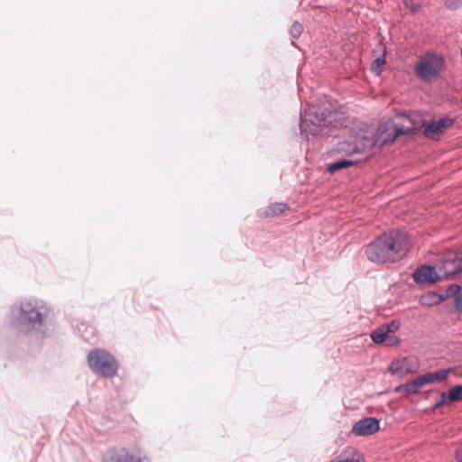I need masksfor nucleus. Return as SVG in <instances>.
Instances as JSON below:
<instances>
[{
    "instance_id": "nucleus-1",
    "label": "nucleus",
    "mask_w": 462,
    "mask_h": 462,
    "mask_svg": "<svg viewBox=\"0 0 462 462\" xmlns=\"http://www.w3.org/2000/svg\"><path fill=\"white\" fill-rule=\"evenodd\" d=\"M332 117H334L332 112H328L319 104H314L305 111L300 127L302 131L313 135H326L329 133L327 129L332 123Z\"/></svg>"
},
{
    "instance_id": "nucleus-2",
    "label": "nucleus",
    "mask_w": 462,
    "mask_h": 462,
    "mask_svg": "<svg viewBox=\"0 0 462 462\" xmlns=\"http://www.w3.org/2000/svg\"><path fill=\"white\" fill-rule=\"evenodd\" d=\"M444 58L433 51L422 54L414 66V71L418 79L430 82L439 77L444 69Z\"/></svg>"
},
{
    "instance_id": "nucleus-3",
    "label": "nucleus",
    "mask_w": 462,
    "mask_h": 462,
    "mask_svg": "<svg viewBox=\"0 0 462 462\" xmlns=\"http://www.w3.org/2000/svg\"><path fill=\"white\" fill-rule=\"evenodd\" d=\"M88 364L90 369L104 377H112L116 374L118 364L116 358L104 349L91 350L88 355Z\"/></svg>"
},
{
    "instance_id": "nucleus-4",
    "label": "nucleus",
    "mask_w": 462,
    "mask_h": 462,
    "mask_svg": "<svg viewBox=\"0 0 462 462\" xmlns=\"http://www.w3.org/2000/svg\"><path fill=\"white\" fill-rule=\"evenodd\" d=\"M391 263L401 260L409 248V239L405 233L391 231L381 236Z\"/></svg>"
},
{
    "instance_id": "nucleus-5",
    "label": "nucleus",
    "mask_w": 462,
    "mask_h": 462,
    "mask_svg": "<svg viewBox=\"0 0 462 462\" xmlns=\"http://www.w3.org/2000/svg\"><path fill=\"white\" fill-rule=\"evenodd\" d=\"M448 369H440L435 372H429L418 376L416 379L405 383L406 393H417L420 388L427 384H431L444 381L448 375Z\"/></svg>"
},
{
    "instance_id": "nucleus-6",
    "label": "nucleus",
    "mask_w": 462,
    "mask_h": 462,
    "mask_svg": "<svg viewBox=\"0 0 462 462\" xmlns=\"http://www.w3.org/2000/svg\"><path fill=\"white\" fill-rule=\"evenodd\" d=\"M419 369V362L416 357L406 356L400 359L393 360L388 371L392 375L404 377L410 374H414Z\"/></svg>"
},
{
    "instance_id": "nucleus-7",
    "label": "nucleus",
    "mask_w": 462,
    "mask_h": 462,
    "mask_svg": "<svg viewBox=\"0 0 462 462\" xmlns=\"http://www.w3.org/2000/svg\"><path fill=\"white\" fill-rule=\"evenodd\" d=\"M104 462H147V457L122 448L110 451Z\"/></svg>"
},
{
    "instance_id": "nucleus-8",
    "label": "nucleus",
    "mask_w": 462,
    "mask_h": 462,
    "mask_svg": "<svg viewBox=\"0 0 462 462\" xmlns=\"http://www.w3.org/2000/svg\"><path fill=\"white\" fill-rule=\"evenodd\" d=\"M365 254L371 262L376 263H384L390 262L388 254L386 253L381 236H379L367 246Z\"/></svg>"
},
{
    "instance_id": "nucleus-9",
    "label": "nucleus",
    "mask_w": 462,
    "mask_h": 462,
    "mask_svg": "<svg viewBox=\"0 0 462 462\" xmlns=\"http://www.w3.org/2000/svg\"><path fill=\"white\" fill-rule=\"evenodd\" d=\"M453 124L454 119L445 117L438 121L423 123L421 128L423 129V133L427 137L435 138L436 136L443 134L445 130L450 128Z\"/></svg>"
},
{
    "instance_id": "nucleus-10",
    "label": "nucleus",
    "mask_w": 462,
    "mask_h": 462,
    "mask_svg": "<svg viewBox=\"0 0 462 462\" xmlns=\"http://www.w3.org/2000/svg\"><path fill=\"white\" fill-rule=\"evenodd\" d=\"M438 269L441 280L448 279L462 271V255L446 258L441 264L438 266Z\"/></svg>"
},
{
    "instance_id": "nucleus-11",
    "label": "nucleus",
    "mask_w": 462,
    "mask_h": 462,
    "mask_svg": "<svg viewBox=\"0 0 462 462\" xmlns=\"http://www.w3.org/2000/svg\"><path fill=\"white\" fill-rule=\"evenodd\" d=\"M379 430V420L375 418L368 417L356 422L352 428V432L356 436H369L376 433Z\"/></svg>"
},
{
    "instance_id": "nucleus-12",
    "label": "nucleus",
    "mask_w": 462,
    "mask_h": 462,
    "mask_svg": "<svg viewBox=\"0 0 462 462\" xmlns=\"http://www.w3.org/2000/svg\"><path fill=\"white\" fill-rule=\"evenodd\" d=\"M414 281L417 283L426 284L434 283L441 280L439 269L435 267L423 265L418 268L412 274Z\"/></svg>"
},
{
    "instance_id": "nucleus-13",
    "label": "nucleus",
    "mask_w": 462,
    "mask_h": 462,
    "mask_svg": "<svg viewBox=\"0 0 462 462\" xmlns=\"http://www.w3.org/2000/svg\"><path fill=\"white\" fill-rule=\"evenodd\" d=\"M399 136L392 123L381 125L374 137V145L380 147L393 143Z\"/></svg>"
},
{
    "instance_id": "nucleus-14",
    "label": "nucleus",
    "mask_w": 462,
    "mask_h": 462,
    "mask_svg": "<svg viewBox=\"0 0 462 462\" xmlns=\"http://www.w3.org/2000/svg\"><path fill=\"white\" fill-rule=\"evenodd\" d=\"M20 319L22 323L28 324L32 328L42 324L41 313L35 310L30 303L22 304Z\"/></svg>"
},
{
    "instance_id": "nucleus-15",
    "label": "nucleus",
    "mask_w": 462,
    "mask_h": 462,
    "mask_svg": "<svg viewBox=\"0 0 462 462\" xmlns=\"http://www.w3.org/2000/svg\"><path fill=\"white\" fill-rule=\"evenodd\" d=\"M395 131L399 135L409 134L413 132L419 128H421V125H419L413 118L409 116H402V123L400 125H393Z\"/></svg>"
},
{
    "instance_id": "nucleus-16",
    "label": "nucleus",
    "mask_w": 462,
    "mask_h": 462,
    "mask_svg": "<svg viewBox=\"0 0 462 462\" xmlns=\"http://www.w3.org/2000/svg\"><path fill=\"white\" fill-rule=\"evenodd\" d=\"M389 335L385 328L381 326L371 333V338L375 344H382L387 340Z\"/></svg>"
},
{
    "instance_id": "nucleus-17",
    "label": "nucleus",
    "mask_w": 462,
    "mask_h": 462,
    "mask_svg": "<svg viewBox=\"0 0 462 462\" xmlns=\"http://www.w3.org/2000/svg\"><path fill=\"white\" fill-rule=\"evenodd\" d=\"M287 208L288 206L285 203H274L268 207L267 210L265 211V216L272 217H277L282 215Z\"/></svg>"
},
{
    "instance_id": "nucleus-18",
    "label": "nucleus",
    "mask_w": 462,
    "mask_h": 462,
    "mask_svg": "<svg viewBox=\"0 0 462 462\" xmlns=\"http://www.w3.org/2000/svg\"><path fill=\"white\" fill-rule=\"evenodd\" d=\"M354 165V162L350 160H340L328 166V171L333 173L341 169L348 168Z\"/></svg>"
},
{
    "instance_id": "nucleus-19",
    "label": "nucleus",
    "mask_w": 462,
    "mask_h": 462,
    "mask_svg": "<svg viewBox=\"0 0 462 462\" xmlns=\"http://www.w3.org/2000/svg\"><path fill=\"white\" fill-rule=\"evenodd\" d=\"M448 400L449 402H456L462 401V384L457 385L449 391V393L448 394Z\"/></svg>"
},
{
    "instance_id": "nucleus-20",
    "label": "nucleus",
    "mask_w": 462,
    "mask_h": 462,
    "mask_svg": "<svg viewBox=\"0 0 462 462\" xmlns=\"http://www.w3.org/2000/svg\"><path fill=\"white\" fill-rule=\"evenodd\" d=\"M438 296L434 293H428L420 297V302L422 305H431L433 303H437Z\"/></svg>"
},
{
    "instance_id": "nucleus-21",
    "label": "nucleus",
    "mask_w": 462,
    "mask_h": 462,
    "mask_svg": "<svg viewBox=\"0 0 462 462\" xmlns=\"http://www.w3.org/2000/svg\"><path fill=\"white\" fill-rule=\"evenodd\" d=\"M403 4L413 14L418 13L421 9V5L415 0H403Z\"/></svg>"
},
{
    "instance_id": "nucleus-22",
    "label": "nucleus",
    "mask_w": 462,
    "mask_h": 462,
    "mask_svg": "<svg viewBox=\"0 0 462 462\" xmlns=\"http://www.w3.org/2000/svg\"><path fill=\"white\" fill-rule=\"evenodd\" d=\"M302 32H303V27L300 23L295 22L291 25V34L294 39H298L301 35Z\"/></svg>"
},
{
    "instance_id": "nucleus-23",
    "label": "nucleus",
    "mask_w": 462,
    "mask_h": 462,
    "mask_svg": "<svg viewBox=\"0 0 462 462\" xmlns=\"http://www.w3.org/2000/svg\"><path fill=\"white\" fill-rule=\"evenodd\" d=\"M389 334L394 335V332L397 331L400 328V323L396 320H393L390 323L383 325Z\"/></svg>"
},
{
    "instance_id": "nucleus-24",
    "label": "nucleus",
    "mask_w": 462,
    "mask_h": 462,
    "mask_svg": "<svg viewBox=\"0 0 462 462\" xmlns=\"http://www.w3.org/2000/svg\"><path fill=\"white\" fill-rule=\"evenodd\" d=\"M385 63V59L384 58H377L374 63H373V66H372V69L378 75L381 73V69L380 67L382 65H383Z\"/></svg>"
},
{
    "instance_id": "nucleus-25",
    "label": "nucleus",
    "mask_w": 462,
    "mask_h": 462,
    "mask_svg": "<svg viewBox=\"0 0 462 462\" xmlns=\"http://www.w3.org/2000/svg\"><path fill=\"white\" fill-rule=\"evenodd\" d=\"M447 8L450 10H456L462 5V0H446L445 3Z\"/></svg>"
},
{
    "instance_id": "nucleus-26",
    "label": "nucleus",
    "mask_w": 462,
    "mask_h": 462,
    "mask_svg": "<svg viewBox=\"0 0 462 462\" xmlns=\"http://www.w3.org/2000/svg\"><path fill=\"white\" fill-rule=\"evenodd\" d=\"M383 343H385V345L388 346H394L399 345L400 340L394 335L390 334L387 340Z\"/></svg>"
},
{
    "instance_id": "nucleus-27",
    "label": "nucleus",
    "mask_w": 462,
    "mask_h": 462,
    "mask_svg": "<svg viewBox=\"0 0 462 462\" xmlns=\"http://www.w3.org/2000/svg\"><path fill=\"white\" fill-rule=\"evenodd\" d=\"M455 458L457 462H462V443L457 448Z\"/></svg>"
},
{
    "instance_id": "nucleus-28",
    "label": "nucleus",
    "mask_w": 462,
    "mask_h": 462,
    "mask_svg": "<svg viewBox=\"0 0 462 462\" xmlns=\"http://www.w3.org/2000/svg\"><path fill=\"white\" fill-rule=\"evenodd\" d=\"M446 403H450L448 400V395L445 393H441V400L436 403V407H439L443 404H446Z\"/></svg>"
},
{
    "instance_id": "nucleus-29",
    "label": "nucleus",
    "mask_w": 462,
    "mask_h": 462,
    "mask_svg": "<svg viewBox=\"0 0 462 462\" xmlns=\"http://www.w3.org/2000/svg\"><path fill=\"white\" fill-rule=\"evenodd\" d=\"M394 392H395V393H402V392L406 393L405 383H404V384L398 385V386L394 389Z\"/></svg>"
},
{
    "instance_id": "nucleus-30",
    "label": "nucleus",
    "mask_w": 462,
    "mask_h": 462,
    "mask_svg": "<svg viewBox=\"0 0 462 462\" xmlns=\"http://www.w3.org/2000/svg\"><path fill=\"white\" fill-rule=\"evenodd\" d=\"M456 306L457 309L462 308V298H460V297L456 298Z\"/></svg>"
},
{
    "instance_id": "nucleus-31",
    "label": "nucleus",
    "mask_w": 462,
    "mask_h": 462,
    "mask_svg": "<svg viewBox=\"0 0 462 462\" xmlns=\"http://www.w3.org/2000/svg\"><path fill=\"white\" fill-rule=\"evenodd\" d=\"M451 290H453L454 291H457L460 289L459 285H453L450 287Z\"/></svg>"
}]
</instances>
